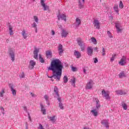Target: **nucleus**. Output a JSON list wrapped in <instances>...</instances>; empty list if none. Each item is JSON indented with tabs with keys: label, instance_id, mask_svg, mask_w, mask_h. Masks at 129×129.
<instances>
[{
	"label": "nucleus",
	"instance_id": "obj_1",
	"mask_svg": "<svg viewBox=\"0 0 129 129\" xmlns=\"http://www.w3.org/2000/svg\"><path fill=\"white\" fill-rule=\"evenodd\" d=\"M48 71L52 72V76L48 77L49 78H54L56 81H60L62 76V70H63V64L59 59L52 60L50 66L48 68Z\"/></svg>",
	"mask_w": 129,
	"mask_h": 129
},
{
	"label": "nucleus",
	"instance_id": "obj_2",
	"mask_svg": "<svg viewBox=\"0 0 129 129\" xmlns=\"http://www.w3.org/2000/svg\"><path fill=\"white\" fill-rule=\"evenodd\" d=\"M54 92L55 93V97L57 99L58 101V106L60 109L63 110L64 109V106L63 105V103H62V101L61 100V97L59 95V90L57 87H54Z\"/></svg>",
	"mask_w": 129,
	"mask_h": 129
},
{
	"label": "nucleus",
	"instance_id": "obj_3",
	"mask_svg": "<svg viewBox=\"0 0 129 129\" xmlns=\"http://www.w3.org/2000/svg\"><path fill=\"white\" fill-rule=\"evenodd\" d=\"M99 108H100V102L98 99H96V107L93 108V109L91 111L92 114H93L94 116H97L98 115Z\"/></svg>",
	"mask_w": 129,
	"mask_h": 129
},
{
	"label": "nucleus",
	"instance_id": "obj_4",
	"mask_svg": "<svg viewBox=\"0 0 129 129\" xmlns=\"http://www.w3.org/2000/svg\"><path fill=\"white\" fill-rule=\"evenodd\" d=\"M77 43H78L79 46H80L81 51H82L83 52V51H85V43H84V42H83V41H82V40H81V39L79 38V39H78Z\"/></svg>",
	"mask_w": 129,
	"mask_h": 129
},
{
	"label": "nucleus",
	"instance_id": "obj_5",
	"mask_svg": "<svg viewBox=\"0 0 129 129\" xmlns=\"http://www.w3.org/2000/svg\"><path fill=\"white\" fill-rule=\"evenodd\" d=\"M9 54L10 57L11 58V61L12 62H14L15 61V49H11L9 50L8 52Z\"/></svg>",
	"mask_w": 129,
	"mask_h": 129
},
{
	"label": "nucleus",
	"instance_id": "obj_6",
	"mask_svg": "<svg viewBox=\"0 0 129 129\" xmlns=\"http://www.w3.org/2000/svg\"><path fill=\"white\" fill-rule=\"evenodd\" d=\"M46 2V0H40V4L42 7L43 8V11H49V6L46 5L45 3Z\"/></svg>",
	"mask_w": 129,
	"mask_h": 129
},
{
	"label": "nucleus",
	"instance_id": "obj_7",
	"mask_svg": "<svg viewBox=\"0 0 129 129\" xmlns=\"http://www.w3.org/2000/svg\"><path fill=\"white\" fill-rule=\"evenodd\" d=\"M94 27L97 29V30H99L100 29V22L98 20L94 19L93 21Z\"/></svg>",
	"mask_w": 129,
	"mask_h": 129
},
{
	"label": "nucleus",
	"instance_id": "obj_8",
	"mask_svg": "<svg viewBox=\"0 0 129 129\" xmlns=\"http://www.w3.org/2000/svg\"><path fill=\"white\" fill-rule=\"evenodd\" d=\"M9 87L11 89V91L14 96H16L17 95V91L15 89V87H14V85L13 84H9Z\"/></svg>",
	"mask_w": 129,
	"mask_h": 129
},
{
	"label": "nucleus",
	"instance_id": "obj_9",
	"mask_svg": "<svg viewBox=\"0 0 129 129\" xmlns=\"http://www.w3.org/2000/svg\"><path fill=\"white\" fill-rule=\"evenodd\" d=\"M126 57H125V56L124 55H123L120 60L119 61V65H120L121 66H124V65H125V63H126Z\"/></svg>",
	"mask_w": 129,
	"mask_h": 129
},
{
	"label": "nucleus",
	"instance_id": "obj_10",
	"mask_svg": "<svg viewBox=\"0 0 129 129\" xmlns=\"http://www.w3.org/2000/svg\"><path fill=\"white\" fill-rule=\"evenodd\" d=\"M93 84H94L93 81L90 80L86 86V89H91L93 87Z\"/></svg>",
	"mask_w": 129,
	"mask_h": 129
},
{
	"label": "nucleus",
	"instance_id": "obj_11",
	"mask_svg": "<svg viewBox=\"0 0 129 129\" xmlns=\"http://www.w3.org/2000/svg\"><path fill=\"white\" fill-rule=\"evenodd\" d=\"M57 17L58 21H60V19H61V20H63L64 22H66L67 21L66 18L67 16L65 14H59Z\"/></svg>",
	"mask_w": 129,
	"mask_h": 129
},
{
	"label": "nucleus",
	"instance_id": "obj_12",
	"mask_svg": "<svg viewBox=\"0 0 129 129\" xmlns=\"http://www.w3.org/2000/svg\"><path fill=\"white\" fill-rule=\"evenodd\" d=\"M115 27L117 29V33H120V32L122 31V27L120 24H119V22L115 23Z\"/></svg>",
	"mask_w": 129,
	"mask_h": 129
},
{
	"label": "nucleus",
	"instance_id": "obj_13",
	"mask_svg": "<svg viewBox=\"0 0 129 129\" xmlns=\"http://www.w3.org/2000/svg\"><path fill=\"white\" fill-rule=\"evenodd\" d=\"M102 95L103 96V97H105L106 99H110V97H109V93L105 91L104 90L102 91Z\"/></svg>",
	"mask_w": 129,
	"mask_h": 129
},
{
	"label": "nucleus",
	"instance_id": "obj_14",
	"mask_svg": "<svg viewBox=\"0 0 129 129\" xmlns=\"http://www.w3.org/2000/svg\"><path fill=\"white\" fill-rule=\"evenodd\" d=\"M58 54L60 56H62V54H63V52H64V50L63 49V45L62 44H59L57 47Z\"/></svg>",
	"mask_w": 129,
	"mask_h": 129
},
{
	"label": "nucleus",
	"instance_id": "obj_15",
	"mask_svg": "<svg viewBox=\"0 0 129 129\" xmlns=\"http://www.w3.org/2000/svg\"><path fill=\"white\" fill-rule=\"evenodd\" d=\"M87 53L89 56H92L93 54V48L91 46L87 48Z\"/></svg>",
	"mask_w": 129,
	"mask_h": 129
},
{
	"label": "nucleus",
	"instance_id": "obj_16",
	"mask_svg": "<svg viewBox=\"0 0 129 129\" xmlns=\"http://www.w3.org/2000/svg\"><path fill=\"white\" fill-rule=\"evenodd\" d=\"M70 83L73 87H76V78H75V77H73L71 78Z\"/></svg>",
	"mask_w": 129,
	"mask_h": 129
},
{
	"label": "nucleus",
	"instance_id": "obj_17",
	"mask_svg": "<svg viewBox=\"0 0 129 129\" xmlns=\"http://www.w3.org/2000/svg\"><path fill=\"white\" fill-rule=\"evenodd\" d=\"M45 55L47 59H51L52 58V51L51 50H47L45 52Z\"/></svg>",
	"mask_w": 129,
	"mask_h": 129
},
{
	"label": "nucleus",
	"instance_id": "obj_18",
	"mask_svg": "<svg viewBox=\"0 0 129 129\" xmlns=\"http://www.w3.org/2000/svg\"><path fill=\"white\" fill-rule=\"evenodd\" d=\"M101 123L103 125H105L106 128H108L109 127V125H108V121L107 120H102Z\"/></svg>",
	"mask_w": 129,
	"mask_h": 129
},
{
	"label": "nucleus",
	"instance_id": "obj_19",
	"mask_svg": "<svg viewBox=\"0 0 129 129\" xmlns=\"http://www.w3.org/2000/svg\"><path fill=\"white\" fill-rule=\"evenodd\" d=\"M40 106L43 114H46V109L45 108V106L43 105L42 103H40Z\"/></svg>",
	"mask_w": 129,
	"mask_h": 129
},
{
	"label": "nucleus",
	"instance_id": "obj_20",
	"mask_svg": "<svg viewBox=\"0 0 129 129\" xmlns=\"http://www.w3.org/2000/svg\"><path fill=\"white\" fill-rule=\"evenodd\" d=\"M61 37L62 38H66L68 35V31H66V30L63 29L61 33Z\"/></svg>",
	"mask_w": 129,
	"mask_h": 129
},
{
	"label": "nucleus",
	"instance_id": "obj_21",
	"mask_svg": "<svg viewBox=\"0 0 129 129\" xmlns=\"http://www.w3.org/2000/svg\"><path fill=\"white\" fill-rule=\"evenodd\" d=\"M38 54H39V48H35L33 56L34 59H38Z\"/></svg>",
	"mask_w": 129,
	"mask_h": 129
},
{
	"label": "nucleus",
	"instance_id": "obj_22",
	"mask_svg": "<svg viewBox=\"0 0 129 129\" xmlns=\"http://www.w3.org/2000/svg\"><path fill=\"white\" fill-rule=\"evenodd\" d=\"M35 65H36V62H35V61L33 60H30L29 67V69H33V68H34L35 67Z\"/></svg>",
	"mask_w": 129,
	"mask_h": 129
},
{
	"label": "nucleus",
	"instance_id": "obj_23",
	"mask_svg": "<svg viewBox=\"0 0 129 129\" xmlns=\"http://www.w3.org/2000/svg\"><path fill=\"white\" fill-rule=\"evenodd\" d=\"M116 94L117 95H123L126 94V93H125L124 91H122V90H118L115 91Z\"/></svg>",
	"mask_w": 129,
	"mask_h": 129
},
{
	"label": "nucleus",
	"instance_id": "obj_24",
	"mask_svg": "<svg viewBox=\"0 0 129 129\" xmlns=\"http://www.w3.org/2000/svg\"><path fill=\"white\" fill-rule=\"evenodd\" d=\"M74 55L77 59H79V58H80V57H81V53H80L79 52V51H78L77 50H75Z\"/></svg>",
	"mask_w": 129,
	"mask_h": 129
},
{
	"label": "nucleus",
	"instance_id": "obj_25",
	"mask_svg": "<svg viewBox=\"0 0 129 129\" xmlns=\"http://www.w3.org/2000/svg\"><path fill=\"white\" fill-rule=\"evenodd\" d=\"M76 28H78V27H79V26L81 25V20H80L79 18H77L76 19Z\"/></svg>",
	"mask_w": 129,
	"mask_h": 129
},
{
	"label": "nucleus",
	"instance_id": "obj_26",
	"mask_svg": "<svg viewBox=\"0 0 129 129\" xmlns=\"http://www.w3.org/2000/svg\"><path fill=\"white\" fill-rule=\"evenodd\" d=\"M9 34L11 36L14 35V31H13V26L12 25H9Z\"/></svg>",
	"mask_w": 129,
	"mask_h": 129
},
{
	"label": "nucleus",
	"instance_id": "obj_27",
	"mask_svg": "<svg viewBox=\"0 0 129 129\" xmlns=\"http://www.w3.org/2000/svg\"><path fill=\"white\" fill-rule=\"evenodd\" d=\"M118 76L119 78H123V77H126L125 73L123 71H122L119 74Z\"/></svg>",
	"mask_w": 129,
	"mask_h": 129
},
{
	"label": "nucleus",
	"instance_id": "obj_28",
	"mask_svg": "<svg viewBox=\"0 0 129 129\" xmlns=\"http://www.w3.org/2000/svg\"><path fill=\"white\" fill-rule=\"evenodd\" d=\"M6 93V89H2L0 92V97H4V94Z\"/></svg>",
	"mask_w": 129,
	"mask_h": 129
},
{
	"label": "nucleus",
	"instance_id": "obj_29",
	"mask_svg": "<svg viewBox=\"0 0 129 129\" xmlns=\"http://www.w3.org/2000/svg\"><path fill=\"white\" fill-rule=\"evenodd\" d=\"M44 98L46 100L47 105H50V103H49V96H48V95H45L44 96Z\"/></svg>",
	"mask_w": 129,
	"mask_h": 129
},
{
	"label": "nucleus",
	"instance_id": "obj_30",
	"mask_svg": "<svg viewBox=\"0 0 129 129\" xmlns=\"http://www.w3.org/2000/svg\"><path fill=\"white\" fill-rule=\"evenodd\" d=\"M22 35L23 36L24 39H27V37H28L27 33H26V31L23 30L21 33Z\"/></svg>",
	"mask_w": 129,
	"mask_h": 129
},
{
	"label": "nucleus",
	"instance_id": "obj_31",
	"mask_svg": "<svg viewBox=\"0 0 129 129\" xmlns=\"http://www.w3.org/2000/svg\"><path fill=\"white\" fill-rule=\"evenodd\" d=\"M113 9L114 10L115 12H116V13L118 14V12H119V11H118V5H114L113 7Z\"/></svg>",
	"mask_w": 129,
	"mask_h": 129
},
{
	"label": "nucleus",
	"instance_id": "obj_32",
	"mask_svg": "<svg viewBox=\"0 0 129 129\" xmlns=\"http://www.w3.org/2000/svg\"><path fill=\"white\" fill-rule=\"evenodd\" d=\"M39 59L40 62L41 63H44L45 62V60H44V58L42 57V55L41 54H39Z\"/></svg>",
	"mask_w": 129,
	"mask_h": 129
},
{
	"label": "nucleus",
	"instance_id": "obj_33",
	"mask_svg": "<svg viewBox=\"0 0 129 129\" xmlns=\"http://www.w3.org/2000/svg\"><path fill=\"white\" fill-rule=\"evenodd\" d=\"M115 57H116V54H113L110 59V62H113L114 59H115Z\"/></svg>",
	"mask_w": 129,
	"mask_h": 129
},
{
	"label": "nucleus",
	"instance_id": "obj_34",
	"mask_svg": "<svg viewBox=\"0 0 129 129\" xmlns=\"http://www.w3.org/2000/svg\"><path fill=\"white\" fill-rule=\"evenodd\" d=\"M122 106L124 109V110H126L127 109V105L124 102L122 103Z\"/></svg>",
	"mask_w": 129,
	"mask_h": 129
},
{
	"label": "nucleus",
	"instance_id": "obj_35",
	"mask_svg": "<svg viewBox=\"0 0 129 129\" xmlns=\"http://www.w3.org/2000/svg\"><path fill=\"white\" fill-rule=\"evenodd\" d=\"M91 40L92 43H93V44H94L95 45H96V44H97V41H96V39H95V38L92 37L91 38Z\"/></svg>",
	"mask_w": 129,
	"mask_h": 129
},
{
	"label": "nucleus",
	"instance_id": "obj_36",
	"mask_svg": "<svg viewBox=\"0 0 129 129\" xmlns=\"http://www.w3.org/2000/svg\"><path fill=\"white\" fill-rule=\"evenodd\" d=\"M49 119L52 122H55L56 121V119H55V116L49 117Z\"/></svg>",
	"mask_w": 129,
	"mask_h": 129
},
{
	"label": "nucleus",
	"instance_id": "obj_37",
	"mask_svg": "<svg viewBox=\"0 0 129 129\" xmlns=\"http://www.w3.org/2000/svg\"><path fill=\"white\" fill-rule=\"evenodd\" d=\"M107 34L109 37V38H113V36H112V34H111V33L109 31H107Z\"/></svg>",
	"mask_w": 129,
	"mask_h": 129
},
{
	"label": "nucleus",
	"instance_id": "obj_38",
	"mask_svg": "<svg viewBox=\"0 0 129 129\" xmlns=\"http://www.w3.org/2000/svg\"><path fill=\"white\" fill-rule=\"evenodd\" d=\"M63 80L64 83H67V82H68V78L67 77V76H64L63 78Z\"/></svg>",
	"mask_w": 129,
	"mask_h": 129
},
{
	"label": "nucleus",
	"instance_id": "obj_39",
	"mask_svg": "<svg viewBox=\"0 0 129 129\" xmlns=\"http://www.w3.org/2000/svg\"><path fill=\"white\" fill-rule=\"evenodd\" d=\"M33 18L35 22H36L37 24H38L39 23V18H38V16H34Z\"/></svg>",
	"mask_w": 129,
	"mask_h": 129
},
{
	"label": "nucleus",
	"instance_id": "obj_40",
	"mask_svg": "<svg viewBox=\"0 0 129 129\" xmlns=\"http://www.w3.org/2000/svg\"><path fill=\"white\" fill-rule=\"evenodd\" d=\"M119 7L120 9H122L123 8V4H122V1H120Z\"/></svg>",
	"mask_w": 129,
	"mask_h": 129
},
{
	"label": "nucleus",
	"instance_id": "obj_41",
	"mask_svg": "<svg viewBox=\"0 0 129 129\" xmlns=\"http://www.w3.org/2000/svg\"><path fill=\"white\" fill-rule=\"evenodd\" d=\"M1 112L3 113V115H5L6 112H5V109L4 107H1Z\"/></svg>",
	"mask_w": 129,
	"mask_h": 129
},
{
	"label": "nucleus",
	"instance_id": "obj_42",
	"mask_svg": "<svg viewBox=\"0 0 129 129\" xmlns=\"http://www.w3.org/2000/svg\"><path fill=\"white\" fill-rule=\"evenodd\" d=\"M79 7L80 9L83 8V5H82V4L81 3V2H80V1H79Z\"/></svg>",
	"mask_w": 129,
	"mask_h": 129
},
{
	"label": "nucleus",
	"instance_id": "obj_43",
	"mask_svg": "<svg viewBox=\"0 0 129 129\" xmlns=\"http://www.w3.org/2000/svg\"><path fill=\"white\" fill-rule=\"evenodd\" d=\"M102 55L103 56L105 55V49H104V47H103V48H102Z\"/></svg>",
	"mask_w": 129,
	"mask_h": 129
},
{
	"label": "nucleus",
	"instance_id": "obj_44",
	"mask_svg": "<svg viewBox=\"0 0 129 129\" xmlns=\"http://www.w3.org/2000/svg\"><path fill=\"white\" fill-rule=\"evenodd\" d=\"M31 27H32L33 28H37V24L35 22H34L32 25H31Z\"/></svg>",
	"mask_w": 129,
	"mask_h": 129
},
{
	"label": "nucleus",
	"instance_id": "obj_45",
	"mask_svg": "<svg viewBox=\"0 0 129 129\" xmlns=\"http://www.w3.org/2000/svg\"><path fill=\"white\" fill-rule=\"evenodd\" d=\"M38 129H44V127H43V125H42V124H39V126L38 127Z\"/></svg>",
	"mask_w": 129,
	"mask_h": 129
},
{
	"label": "nucleus",
	"instance_id": "obj_46",
	"mask_svg": "<svg viewBox=\"0 0 129 129\" xmlns=\"http://www.w3.org/2000/svg\"><path fill=\"white\" fill-rule=\"evenodd\" d=\"M20 78H25V74H24V72L22 73L21 75L20 76Z\"/></svg>",
	"mask_w": 129,
	"mask_h": 129
},
{
	"label": "nucleus",
	"instance_id": "obj_47",
	"mask_svg": "<svg viewBox=\"0 0 129 129\" xmlns=\"http://www.w3.org/2000/svg\"><path fill=\"white\" fill-rule=\"evenodd\" d=\"M98 62V59H97V58L95 57L94 58V63H97Z\"/></svg>",
	"mask_w": 129,
	"mask_h": 129
},
{
	"label": "nucleus",
	"instance_id": "obj_48",
	"mask_svg": "<svg viewBox=\"0 0 129 129\" xmlns=\"http://www.w3.org/2000/svg\"><path fill=\"white\" fill-rule=\"evenodd\" d=\"M28 118L30 121H32V118H31V116L30 115V113H28Z\"/></svg>",
	"mask_w": 129,
	"mask_h": 129
},
{
	"label": "nucleus",
	"instance_id": "obj_49",
	"mask_svg": "<svg viewBox=\"0 0 129 129\" xmlns=\"http://www.w3.org/2000/svg\"><path fill=\"white\" fill-rule=\"evenodd\" d=\"M23 109L24 111H25L26 112H28V110H27V108L26 106H24L23 107Z\"/></svg>",
	"mask_w": 129,
	"mask_h": 129
},
{
	"label": "nucleus",
	"instance_id": "obj_50",
	"mask_svg": "<svg viewBox=\"0 0 129 129\" xmlns=\"http://www.w3.org/2000/svg\"><path fill=\"white\" fill-rule=\"evenodd\" d=\"M94 50H95V51L98 52V48L97 47H95Z\"/></svg>",
	"mask_w": 129,
	"mask_h": 129
},
{
	"label": "nucleus",
	"instance_id": "obj_51",
	"mask_svg": "<svg viewBox=\"0 0 129 129\" xmlns=\"http://www.w3.org/2000/svg\"><path fill=\"white\" fill-rule=\"evenodd\" d=\"M51 34L53 36H54V35H55V31H54V30H52L51 32Z\"/></svg>",
	"mask_w": 129,
	"mask_h": 129
},
{
	"label": "nucleus",
	"instance_id": "obj_52",
	"mask_svg": "<svg viewBox=\"0 0 129 129\" xmlns=\"http://www.w3.org/2000/svg\"><path fill=\"white\" fill-rule=\"evenodd\" d=\"M35 33H38V27L35 28Z\"/></svg>",
	"mask_w": 129,
	"mask_h": 129
},
{
	"label": "nucleus",
	"instance_id": "obj_53",
	"mask_svg": "<svg viewBox=\"0 0 129 129\" xmlns=\"http://www.w3.org/2000/svg\"><path fill=\"white\" fill-rule=\"evenodd\" d=\"M30 94L32 96V97H34L35 96V94H34L33 93H31Z\"/></svg>",
	"mask_w": 129,
	"mask_h": 129
},
{
	"label": "nucleus",
	"instance_id": "obj_54",
	"mask_svg": "<svg viewBox=\"0 0 129 129\" xmlns=\"http://www.w3.org/2000/svg\"><path fill=\"white\" fill-rule=\"evenodd\" d=\"M72 70H73V71H75V70H76V68L73 67L72 68Z\"/></svg>",
	"mask_w": 129,
	"mask_h": 129
},
{
	"label": "nucleus",
	"instance_id": "obj_55",
	"mask_svg": "<svg viewBox=\"0 0 129 129\" xmlns=\"http://www.w3.org/2000/svg\"><path fill=\"white\" fill-rule=\"evenodd\" d=\"M25 129H28V124L26 123Z\"/></svg>",
	"mask_w": 129,
	"mask_h": 129
},
{
	"label": "nucleus",
	"instance_id": "obj_56",
	"mask_svg": "<svg viewBox=\"0 0 129 129\" xmlns=\"http://www.w3.org/2000/svg\"><path fill=\"white\" fill-rule=\"evenodd\" d=\"M83 72L85 74H86V70L85 69H84Z\"/></svg>",
	"mask_w": 129,
	"mask_h": 129
},
{
	"label": "nucleus",
	"instance_id": "obj_57",
	"mask_svg": "<svg viewBox=\"0 0 129 129\" xmlns=\"http://www.w3.org/2000/svg\"><path fill=\"white\" fill-rule=\"evenodd\" d=\"M84 129H91V128H90L89 127H84Z\"/></svg>",
	"mask_w": 129,
	"mask_h": 129
},
{
	"label": "nucleus",
	"instance_id": "obj_58",
	"mask_svg": "<svg viewBox=\"0 0 129 129\" xmlns=\"http://www.w3.org/2000/svg\"><path fill=\"white\" fill-rule=\"evenodd\" d=\"M6 42H7V43H9V39H7V40H6Z\"/></svg>",
	"mask_w": 129,
	"mask_h": 129
},
{
	"label": "nucleus",
	"instance_id": "obj_59",
	"mask_svg": "<svg viewBox=\"0 0 129 129\" xmlns=\"http://www.w3.org/2000/svg\"><path fill=\"white\" fill-rule=\"evenodd\" d=\"M83 3H84V2H85V0H82Z\"/></svg>",
	"mask_w": 129,
	"mask_h": 129
},
{
	"label": "nucleus",
	"instance_id": "obj_60",
	"mask_svg": "<svg viewBox=\"0 0 129 129\" xmlns=\"http://www.w3.org/2000/svg\"><path fill=\"white\" fill-rule=\"evenodd\" d=\"M32 2H36V0H32Z\"/></svg>",
	"mask_w": 129,
	"mask_h": 129
},
{
	"label": "nucleus",
	"instance_id": "obj_61",
	"mask_svg": "<svg viewBox=\"0 0 129 129\" xmlns=\"http://www.w3.org/2000/svg\"><path fill=\"white\" fill-rule=\"evenodd\" d=\"M111 19H112V16L111 17Z\"/></svg>",
	"mask_w": 129,
	"mask_h": 129
}]
</instances>
